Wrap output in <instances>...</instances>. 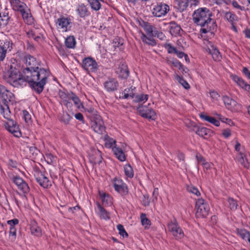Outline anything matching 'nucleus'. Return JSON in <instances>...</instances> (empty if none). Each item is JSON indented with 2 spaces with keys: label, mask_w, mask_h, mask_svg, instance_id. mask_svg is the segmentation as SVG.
<instances>
[{
  "label": "nucleus",
  "mask_w": 250,
  "mask_h": 250,
  "mask_svg": "<svg viewBox=\"0 0 250 250\" xmlns=\"http://www.w3.org/2000/svg\"><path fill=\"white\" fill-rule=\"evenodd\" d=\"M26 68L23 71V77L30 86L38 94L43 90L50 76L48 70L40 68V62L30 55H26L24 58Z\"/></svg>",
  "instance_id": "nucleus-1"
},
{
  "label": "nucleus",
  "mask_w": 250,
  "mask_h": 250,
  "mask_svg": "<svg viewBox=\"0 0 250 250\" xmlns=\"http://www.w3.org/2000/svg\"><path fill=\"white\" fill-rule=\"evenodd\" d=\"M0 113L5 119L11 117V113L8 103L15 101L13 94L5 86L0 84Z\"/></svg>",
  "instance_id": "nucleus-2"
},
{
  "label": "nucleus",
  "mask_w": 250,
  "mask_h": 250,
  "mask_svg": "<svg viewBox=\"0 0 250 250\" xmlns=\"http://www.w3.org/2000/svg\"><path fill=\"white\" fill-rule=\"evenodd\" d=\"M5 78L8 83L14 86H18L22 83L26 81L23 75L20 72L19 67L15 63L8 65L7 71L5 74Z\"/></svg>",
  "instance_id": "nucleus-3"
},
{
  "label": "nucleus",
  "mask_w": 250,
  "mask_h": 250,
  "mask_svg": "<svg viewBox=\"0 0 250 250\" xmlns=\"http://www.w3.org/2000/svg\"><path fill=\"white\" fill-rule=\"evenodd\" d=\"M212 13L206 7L200 8L194 11L193 14V21L197 25L205 26L211 21Z\"/></svg>",
  "instance_id": "nucleus-4"
},
{
  "label": "nucleus",
  "mask_w": 250,
  "mask_h": 250,
  "mask_svg": "<svg viewBox=\"0 0 250 250\" xmlns=\"http://www.w3.org/2000/svg\"><path fill=\"white\" fill-rule=\"evenodd\" d=\"M9 2L13 10L20 12L25 22L28 24L33 22V18L29 13V9L25 3L20 0H9Z\"/></svg>",
  "instance_id": "nucleus-5"
},
{
  "label": "nucleus",
  "mask_w": 250,
  "mask_h": 250,
  "mask_svg": "<svg viewBox=\"0 0 250 250\" xmlns=\"http://www.w3.org/2000/svg\"><path fill=\"white\" fill-rule=\"evenodd\" d=\"M196 213L197 218H206L209 214L210 208L207 202L203 199H198L195 204Z\"/></svg>",
  "instance_id": "nucleus-6"
},
{
  "label": "nucleus",
  "mask_w": 250,
  "mask_h": 250,
  "mask_svg": "<svg viewBox=\"0 0 250 250\" xmlns=\"http://www.w3.org/2000/svg\"><path fill=\"white\" fill-rule=\"evenodd\" d=\"M169 10L168 4L164 2H157L153 5L152 14L154 17L161 18L165 16Z\"/></svg>",
  "instance_id": "nucleus-7"
},
{
  "label": "nucleus",
  "mask_w": 250,
  "mask_h": 250,
  "mask_svg": "<svg viewBox=\"0 0 250 250\" xmlns=\"http://www.w3.org/2000/svg\"><path fill=\"white\" fill-rule=\"evenodd\" d=\"M167 229L168 231L176 239H182L185 236L183 230L179 227L177 221L175 219L168 223Z\"/></svg>",
  "instance_id": "nucleus-8"
},
{
  "label": "nucleus",
  "mask_w": 250,
  "mask_h": 250,
  "mask_svg": "<svg viewBox=\"0 0 250 250\" xmlns=\"http://www.w3.org/2000/svg\"><path fill=\"white\" fill-rule=\"evenodd\" d=\"M81 66L87 72H95L98 67L96 61L90 57L83 59L82 61Z\"/></svg>",
  "instance_id": "nucleus-9"
},
{
  "label": "nucleus",
  "mask_w": 250,
  "mask_h": 250,
  "mask_svg": "<svg viewBox=\"0 0 250 250\" xmlns=\"http://www.w3.org/2000/svg\"><path fill=\"white\" fill-rule=\"evenodd\" d=\"M7 120L8 122H5L4 124L6 129L16 137L19 138L21 137V132L18 124L14 121L11 120V118Z\"/></svg>",
  "instance_id": "nucleus-10"
},
{
  "label": "nucleus",
  "mask_w": 250,
  "mask_h": 250,
  "mask_svg": "<svg viewBox=\"0 0 250 250\" xmlns=\"http://www.w3.org/2000/svg\"><path fill=\"white\" fill-rule=\"evenodd\" d=\"M224 104L227 109L232 112H239L242 109V105L228 96L223 97Z\"/></svg>",
  "instance_id": "nucleus-11"
},
{
  "label": "nucleus",
  "mask_w": 250,
  "mask_h": 250,
  "mask_svg": "<svg viewBox=\"0 0 250 250\" xmlns=\"http://www.w3.org/2000/svg\"><path fill=\"white\" fill-rule=\"evenodd\" d=\"M56 27L62 32H67L69 30L72 23V19L70 17H61L55 21Z\"/></svg>",
  "instance_id": "nucleus-12"
},
{
  "label": "nucleus",
  "mask_w": 250,
  "mask_h": 250,
  "mask_svg": "<svg viewBox=\"0 0 250 250\" xmlns=\"http://www.w3.org/2000/svg\"><path fill=\"white\" fill-rule=\"evenodd\" d=\"M204 48L209 54H210L214 61H219L221 56L219 50L213 43L208 40L205 41L204 42Z\"/></svg>",
  "instance_id": "nucleus-13"
},
{
  "label": "nucleus",
  "mask_w": 250,
  "mask_h": 250,
  "mask_svg": "<svg viewBox=\"0 0 250 250\" xmlns=\"http://www.w3.org/2000/svg\"><path fill=\"white\" fill-rule=\"evenodd\" d=\"M91 127L93 130L100 134H103L105 130V127L102 117L100 116H96L92 121Z\"/></svg>",
  "instance_id": "nucleus-14"
},
{
  "label": "nucleus",
  "mask_w": 250,
  "mask_h": 250,
  "mask_svg": "<svg viewBox=\"0 0 250 250\" xmlns=\"http://www.w3.org/2000/svg\"><path fill=\"white\" fill-rule=\"evenodd\" d=\"M37 182L44 188H48L51 186V182L44 174L40 170H35L34 173Z\"/></svg>",
  "instance_id": "nucleus-15"
},
{
  "label": "nucleus",
  "mask_w": 250,
  "mask_h": 250,
  "mask_svg": "<svg viewBox=\"0 0 250 250\" xmlns=\"http://www.w3.org/2000/svg\"><path fill=\"white\" fill-rule=\"evenodd\" d=\"M138 111L143 118L152 120H154L156 118V114L152 108L146 106H140L138 107Z\"/></svg>",
  "instance_id": "nucleus-16"
},
{
  "label": "nucleus",
  "mask_w": 250,
  "mask_h": 250,
  "mask_svg": "<svg viewBox=\"0 0 250 250\" xmlns=\"http://www.w3.org/2000/svg\"><path fill=\"white\" fill-rule=\"evenodd\" d=\"M113 187L115 190L122 195H125L128 193V188L126 184L119 179H115Z\"/></svg>",
  "instance_id": "nucleus-17"
},
{
  "label": "nucleus",
  "mask_w": 250,
  "mask_h": 250,
  "mask_svg": "<svg viewBox=\"0 0 250 250\" xmlns=\"http://www.w3.org/2000/svg\"><path fill=\"white\" fill-rule=\"evenodd\" d=\"M13 181L21 192L27 193L29 191L28 184L20 177L15 176L13 177Z\"/></svg>",
  "instance_id": "nucleus-18"
},
{
  "label": "nucleus",
  "mask_w": 250,
  "mask_h": 250,
  "mask_svg": "<svg viewBox=\"0 0 250 250\" xmlns=\"http://www.w3.org/2000/svg\"><path fill=\"white\" fill-rule=\"evenodd\" d=\"M103 84L105 90L108 92L116 90L119 86L118 81L114 78H108Z\"/></svg>",
  "instance_id": "nucleus-19"
},
{
  "label": "nucleus",
  "mask_w": 250,
  "mask_h": 250,
  "mask_svg": "<svg viewBox=\"0 0 250 250\" xmlns=\"http://www.w3.org/2000/svg\"><path fill=\"white\" fill-rule=\"evenodd\" d=\"M39 29H32L26 32L29 38L32 39L37 42H41L43 40L42 34L40 32Z\"/></svg>",
  "instance_id": "nucleus-20"
},
{
  "label": "nucleus",
  "mask_w": 250,
  "mask_h": 250,
  "mask_svg": "<svg viewBox=\"0 0 250 250\" xmlns=\"http://www.w3.org/2000/svg\"><path fill=\"white\" fill-rule=\"evenodd\" d=\"M98 193L104 206L106 207L110 206L112 205L113 198L109 194L100 190L99 191Z\"/></svg>",
  "instance_id": "nucleus-21"
},
{
  "label": "nucleus",
  "mask_w": 250,
  "mask_h": 250,
  "mask_svg": "<svg viewBox=\"0 0 250 250\" xmlns=\"http://www.w3.org/2000/svg\"><path fill=\"white\" fill-rule=\"evenodd\" d=\"M59 96L61 99V103L67 107H71L72 104L71 102L72 98V93L67 94L62 91L59 92Z\"/></svg>",
  "instance_id": "nucleus-22"
},
{
  "label": "nucleus",
  "mask_w": 250,
  "mask_h": 250,
  "mask_svg": "<svg viewBox=\"0 0 250 250\" xmlns=\"http://www.w3.org/2000/svg\"><path fill=\"white\" fill-rule=\"evenodd\" d=\"M232 80L241 88L247 91H250V85L243 79L236 75H231Z\"/></svg>",
  "instance_id": "nucleus-23"
},
{
  "label": "nucleus",
  "mask_w": 250,
  "mask_h": 250,
  "mask_svg": "<svg viewBox=\"0 0 250 250\" xmlns=\"http://www.w3.org/2000/svg\"><path fill=\"white\" fill-rule=\"evenodd\" d=\"M30 229L32 235L37 237H40L42 235V231L41 228L38 225L36 221L33 220L30 223Z\"/></svg>",
  "instance_id": "nucleus-24"
},
{
  "label": "nucleus",
  "mask_w": 250,
  "mask_h": 250,
  "mask_svg": "<svg viewBox=\"0 0 250 250\" xmlns=\"http://www.w3.org/2000/svg\"><path fill=\"white\" fill-rule=\"evenodd\" d=\"M116 73L119 75V77L122 79H126L129 75V70L126 65L122 64L119 65Z\"/></svg>",
  "instance_id": "nucleus-25"
},
{
  "label": "nucleus",
  "mask_w": 250,
  "mask_h": 250,
  "mask_svg": "<svg viewBox=\"0 0 250 250\" xmlns=\"http://www.w3.org/2000/svg\"><path fill=\"white\" fill-rule=\"evenodd\" d=\"M76 11L79 17L82 18H84L90 15L87 7L83 4L78 5Z\"/></svg>",
  "instance_id": "nucleus-26"
},
{
  "label": "nucleus",
  "mask_w": 250,
  "mask_h": 250,
  "mask_svg": "<svg viewBox=\"0 0 250 250\" xmlns=\"http://www.w3.org/2000/svg\"><path fill=\"white\" fill-rule=\"evenodd\" d=\"M235 160L236 162L240 164L244 167H249V163L246 158L245 152L237 153Z\"/></svg>",
  "instance_id": "nucleus-27"
},
{
  "label": "nucleus",
  "mask_w": 250,
  "mask_h": 250,
  "mask_svg": "<svg viewBox=\"0 0 250 250\" xmlns=\"http://www.w3.org/2000/svg\"><path fill=\"white\" fill-rule=\"evenodd\" d=\"M112 151L116 158L121 162H125L126 160V155L124 152L123 148L116 146L113 148Z\"/></svg>",
  "instance_id": "nucleus-28"
},
{
  "label": "nucleus",
  "mask_w": 250,
  "mask_h": 250,
  "mask_svg": "<svg viewBox=\"0 0 250 250\" xmlns=\"http://www.w3.org/2000/svg\"><path fill=\"white\" fill-rule=\"evenodd\" d=\"M103 140L104 142L105 146L106 148H111L112 150H113V148L117 146L116 141L107 135H105L103 137Z\"/></svg>",
  "instance_id": "nucleus-29"
},
{
  "label": "nucleus",
  "mask_w": 250,
  "mask_h": 250,
  "mask_svg": "<svg viewBox=\"0 0 250 250\" xmlns=\"http://www.w3.org/2000/svg\"><path fill=\"white\" fill-rule=\"evenodd\" d=\"M193 126L197 128L196 133L199 136L204 138H207L210 136L211 133L210 129L204 127H197L195 125H193Z\"/></svg>",
  "instance_id": "nucleus-30"
},
{
  "label": "nucleus",
  "mask_w": 250,
  "mask_h": 250,
  "mask_svg": "<svg viewBox=\"0 0 250 250\" xmlns=\"http://www.w3.org/2000/svg\"><path fill=\"white\" fill-rule=\"evenodd\" d=\"M139 34L140 38L143 42L151 46L156 45V42L154 39L152 38L153 36H146L143 32H140Z\"/></svg>",
  "instance_id": "nucleus-31"
},
{
  "label": "nucleus",
  "mask_w": 250,
  "mask_h": 250,
  "mask_svg": "<svg viewBox=\"0 0 250 250\" xmlns=\"http://www.w3.org/2000/svg\"><path fill=\"white\" fill-rule=\"evenodd\" d=\"M141 26L144 29L147 34L149 36H154V27L149 23L142 21Z\"/></svg>",
  "instance_id": "nucleus-32"
},
{
  "label": "nucleus",
  "mask_w": 250,
  "mask_h": 250,
  "mask_svg": "<svg viewBox=\"0 0 250 250\" xmlns=\"http://www.w3.org/2000/svg\"><path fill=\"white\" fill-rule=\"evenodd\" d=\"M97 207L99 210L98 214L101 218L107 220L110 218L109 213L102 206V205L98 203L97 204Z\"/></svg>",
  "instance_id": "nucleus-33"
},
{
  "label": "nucleus",
  "mask_w": 250,
  "mask_h": 250,
  "mask_svg": "<svg viewBox=\"0 0 250 250\" xmlns=\"http://www.w3.org/2000/svg\"><path fill=\"white\" fill-rule=\"evenodd\" d=\"M200 117L202 119L213 124L216 126H219L220 125L219 121L212 117H210L203 114H201Z\"/></svg>",
  "instance_id": "nucleus-34"
},
{
  "label": "nucleus",
  "mask_w": 250,
  "mask_h": 250,
  "mask_svg": "<svg viewBox=\"0 0 250 250\" xmlns=\"http://www.w3.org/2000/svg\"><path fill=\"white\" fill-rule=\"evenodd\" d=\"M94 153V155L90 157V161L95 164H100L103 160L101 152L99 150H97Z\"/></svg>",
  "instance_id": "nucleus-35"
},
{
  "label": "nucleus",
  "mask_w": 250,
  "mask_h": 250,
  "mask_svg": "<svg viewBox=\"0 0 250 250\" xmlns=\"http://www.w3.org/2000/svg\"><path fill=\"white\" fill-rule=\"evenodd\" d=\"M181 28L180 26L175 22L170 23L169 32L172 36H176L180 33Z\"/></svg>",
  "instance_id": "nucleus-36"
},
{
  "label": "nucleus",
  "mask_w": 250,
  "mask_h": 250,
  "mask_svg": "<svg viewBox=\"0 0 250 250\" xmlns=\"http://www.w3.org/2000/svg\"><path fill=\"white\" fill-rule=\"evenodd\" d=\"M76 44L75 38L73 36H70L65 40V45L68 48H74Z\"/></svg>",
  "instance_id": "nucleus-37"
},
{
  "label": "nucleus",
  "mask_w": 250,
  "mask_h": 250,
  "mask_svg": "<svg viewBox=\"0 0 250 250\" xmlns=\"http://www.w3.org/2000/svg\"><path fill=\"white\" fill-rule=\"evenodd\" d=\"M237 233L243 239L247 240L250 243V234L249 232L244 229H237Z\"/></svg>",
  "instance_id": "nucleus-38"
},
{
  "label": "nucleus",
  "mask_w": 250,
  "mask_h": 250,
  "mask_svg": "<svg viewBox=\"0 0 250 250\" xmlns=\"http://www.w3.org/2000/svg\"><path fill=\"white\" fill-rule=\"evenodd\" d=\"M122 98L128 99V98H134L135 94L133 92V89L132 88H128L125 89L122 93Z\"/></svg>",
  "instance_id": "nucleus-39"
},
{
  "label": "nucleus",
  "mask_w": 250,
  "mask_h": 250,
  "mask_svg": "<svg viewBox=\"0 0 250 250\" xmlns=\"http://www.w3.org/2000/svg\"><path fill=\"white\" fill-rule=\"evenodd\" d=\"M124 169L125 174L127 178H132L133 177L134 171L130 165L126 164L125 165Z\"/></svg>",
  "instance_id": "nucleus-40"
},
{
  "label": "nucleus",
  "mask_w": 250,
  "mask_h": 250,
  "mask_svg": "<svg viewBox=\"0 0 250 250\" xmlns=\"http://www.w3.org/2000/svg\"><path fill=\"white\" fill-rule=\"evenodd\" d=\"M212 2L220 7H227L231 3V0H211Z\"/></svg>",
  "instance_id": "nucleus-41"
},
{
  "label": "nucleus",
  "mask_w": 250,
  "mask_h": 250,
  "mask_svg": "<svg viewBox=\"0 0 250 250\" xmlns=\"http://www.w3.org/2000/svg\"><path fill=\"white\" fill-rule=\"evenodd\" d=\"M102 0H88L91 8L95 11L99 10L101 7L100 1Z\"/></svg>",
  "instance_id": "nucleus-42"
},
{
  "label": "nucleus",
  "mask_w": 250,
  "mask_h": 250,
  "mask_svg": "<svg viewBox=\"0 0 250 250\" xmlns=\"http://www.w3.org/2000/svg\"><path fill=\"white\" fill-rule=\"evenodd\" d=\"M71 101H73L74 104L79 109H81L82 108H84L83 104L81 102L79 98L73 93H72Z\"/></svg>",
  "instance_id": "nucleus-43"
},
{
  "label": "nucleus",
  "mask_w": 250,
  "mask_h": 250,
  "mask_svg": "<svg viewBox=\"0 0 250 250\" xmlns=\"http://www.w3.org/2000/svg\"><path fill=\"white\" fill-rule=\"evenodd\" d=\"M178 8L180 11L185 10L188 6V0H177Z\"/></svg>",
  "instance_id": "nucleus-44"
},
{
  "label": "nucleus",
  "mask_w": 250,
  "mask_h": 250,
  "mask_svg": "<svg viewBox=\"0 0 250 250\" xmlns=\"http://www.w3.org/2000/svg\"><path fill=\"white\" fill-rule=\"evenodd\" d=\"M134 101L136 102H146L148 99V95L147 94H141L134 96Z\"/></svg>",
  "instance_id": "nucleus-45"
},
{
  "label": "nucleus",
  "mask_w": 250,
  "mask_h": 250,
  "mask_svg": "<svg viewBox=\"0 0 250 250\" xmlns=\"http://www.w3.org/2000/svg\"><path fill=\"white\" fill-rule=\"evenodd\" d=\"M176 80L186 89H188L190 88V85L188 83L184 80L182 77L176 75L175 77Z\"/></svg>",
  "instance_id": "nucleus-46"
},
{
  "label": "nucleus",
  "mask_w": 250,
  "mask_h": 250,
  "mask_svg": "<svg viewBox=\"0 0 250 250\" xmlns=\"http://www.w3.org/2000/svg\"><path fill=\"white\" fill-rule=\"evenodd\" d=\"M12 45L13 43L12 42L8 40H6L3 44L1 46V47L3 49H4V51H5V52L6 53L7 51H11L12 49Z\"/></svg>",
  "instance_id": "nucleus-47"
},
{
  "label": "nucleus",
  "mask_w": 250,
  "mask_h": 250,
  "mask_svg": "<svg viewBox=\"0 0 250 250\" xmlns=\"http://www.w3.org/2000/svg\"><path fill=\"white\" fill-rule=\"evenodd\" d=\"M187 189L189 192L191 193L196 195L197 196H199L200 195V192L198 190V189L196 187L192 185L187 186Z\"/></svg>",
  "instance_id": "nucleus-48"
},
{
  "label": "nucleus",
  "mask_w": 250,
  "mask_h": 250,
  "mask_svg": "<svg viewBox=\"0 0 250 250\" xmlns=\"http://www.w3.org/2000/svg\"><path fill=\"white\" fill-rule=\"evenodd\" d=\"M225 18L232 24H233L234 21L236 19V16L235 15L230 12L226 13Z\"/></svg>",
  "instance_id": "nucleus-49"
},
{
  "label": "nucleus",
  "mask_w": 250,
  "mask_h": 250,
  "mask_svg": "<svg viewBox=\"0 0 250 250\" xmlns=\"http://www.w3.org/2000/svg\"><path fill=\"white\" fill-rule=\"evenodd\" d=\"M228 201L229 205V208L231 210H235L237 209L238 204L237 202L232 198H229Z\"/></svg>",
  "instance_id": "nucleus-50"
},
{
  "label": "nucleus",
  "mask_w": 250,
  "mask_h": 250,
  "mask_svg": "<svg viewBox=\"0 0 250 250\" xmlns=\"http://www.w3.org/2000/svg\"><path fill=\"white\" fill-rule=\"evenodd\" d=\"M117 228L119 231V233L123 237H127L128 236V234L125 230L124 227L122 225H118Z\"/></svg>",
  "instance_id": "nucleus-51"
},
{
  "label": "nucleus",
  "mask_w": 250,
  "mask_h": 250,
  "mask_svg": "<svg viewBox=\"0 0 250 250\" xmlns=\"http://www.w3.org/2000/svg\"><path fill=\"white\" fill-rule=\"evenodd\" d=\"M17 229L16 228H12L10 229L9 238L11 241H14L16 239Z\"/></svg>",
  "instance_id": "nucleus-52"
},
{
  "label": "nucleus",
  "mask_w": 250,
  "mask_h": 250,
  "mask_svg": "<svg viewBox=\"0 0 250 250\" xmlns=\"http://www.w3.org/2000/svg\"><path fill=\"white\" fill-rule=\"evenodd\" d=\"M164 47L167 49V51L168 53H175L177 49L175 47L173 46L170 43H165L164 45Z\"/></svg>",
  "instance_id": "nucleus-53"
},
{
  "label": "nucleus",
  "mask_w": 250,
  "mask_h": 250,
  "mask_svg": "<svg viewBox=\"0 0 250 250\" xmlns=\"http://www.w3.org/2000/svg\"><path fill=\"white\" fill-rule=\"evenodd\" d=\"M234 148L237 153L245 152L244 148L237 140L235 141Z\"/></svg>",
  "instance_id": "nucleus-54"
},
{
  "label": "nucleus",
  "mask_w": 250,
  "mask_h": 250,
  "mask_svg": "<svg viewBox=\"0 0 250 250\" xmlns=\"http://www.w3.org/2000/svg\"><path fill=\"white\" fill-rule=\"evenodd\" d=\"M141 219L142 225L145 226V227H147L150 225V221L146 218L145 214H141Z\"/></svg>",
  "instance_id": "nucleus-55"
},
{
  "label": "nucleus",
  "mask_w": 250,
  "mask_h": 250,
  "mask_svg": "<svg viewBox=\"0 0 250 250\" xmlns=\"http://www.w3.org/2000/svg\"><path fill=\"white\" fill-rule=\"evenodd\" d=\"M23 116L24 121L28 124L31 123V116L26 110L23 111Z\"/></svg>",
  "instance_id": "nucleus-56"
},
{
  "label": "nucleus",
  "mask_w": 250,
  "mask_h": 250,
  "mask_svg": "<svg viewBox=\"0 0 250 250\" xmlns=\"http://www.w3.org/2000/svg\"><path fill=\"white\" fill-rule=\"evenodd\" d=\"M142 202L143 205L145 207L148 206L149 205L150 200L148 194L143 195Z\"/></svg>",
  "instance_id": "nucleus-57"
},
{
  "label": "nucleus",
  "mask_w": 250,
  "mask_h": 250,
  "mask_svg": "<svg viewBox=\"0 0 250 250\" xmlns=\"http://www.w3.org/2000/svg\"><path fill=\"white\" fill-rule=\"evenodd\" d=\"M19 220L17 219H14L12 220L7 221V223L10 226V229L12 228H16L15 226L19 224Z\"/></svg>",
  "instance_id": "nucleus-58"
},
{
  "label": "nucleus",
  "mask_w": 250,
  "mask_h": 250,
  "mask_svg": "<svg viewBox=\"0 0 250 250\" xmlns=\"http://www.w3.org/2000/svg\"><path fill=\"white\" fill-rule=\"evenodd\" d=\"M209 94L211 98L214 101H218L220 98L219 94L216 91H211Z\"/></svg>",
  "instance_id": "nucleus-59"
},
{
  "label": "nucleus",
  "mask_w": 250,
  "mask_h": 250,
  "mask_svg": "<svg viewBox=\"0 0 250 250\" xmlns=\"http://www.w3.org/2000/svg\"><path fill=\"white\" fill-rule=\"evenodd\" d=\"M72 117L67 113H63L62 120L65 124H68Z\"/></svg>",
  "instance_id": "nucleus-60"
},
{
  "label": "nucleus",
  "mask_w": 250,
  "mask_h": 250,
  "mask_svg": "<svg viewBox=\"0 0 250 250\" xmlns=\"http://www.w3.org/2000/svg\"><path fill=\"white\" fill-rule=\"evenodd\" d=\"M219 117V119L223 123H226L228 124L229 125H231V124H233V122L230 119L227 118L225 117L222 116L221 115H217Z\"/></svg>",
  "instance_id": "nucleus-61"
},
{
  "label": "nucleus",
  "mask_w": 250,
  "mask_h": 250,
  "mask_svg": "<svg viewBox=\"0 0 250 250\" xmlns=\"http://www.w3.org/2000/svg\"><path fill=\"white\" fill-rule=\"evenodd\" d=\"M45 159L48 163H53L55 161V157L51 154H47L45 155Z\"/></svg>",
  "instance_id": "nucleus-62"
},
{
  "label": "nucleus",
  "mask_w": 250,
  "mask_h": 250,
  "mask_svg": "<svg viewBox=\"0 0 250 250\" xmlns=\"http://www.w3.org/2000/svg\"><path fill=\"white\" fill-rule=\"evenodd\" d=\"M231 130L229 128L224 129L222 131V135L226 138L229 137L231 136Z\"/></svg>",
  "instance_id": "nucleus-63"
},
{
  "label": "nucleus",
  "mask_w": 250,
  "mask_h": 250,
  "mask_svg": "<svg viewBox=\"0 0 250 250\" xmlns=\"http://www.w3.org/2000/svg\"><path fill=\"white\" fill-rule=\"evenodd\" d=\"M231 3L234 8L240 10L241 11L244 10V7L240 6L236 1L234 0Z\"/></svg>",
  "instance_id": "nucleus-64"
}]
</instances>
